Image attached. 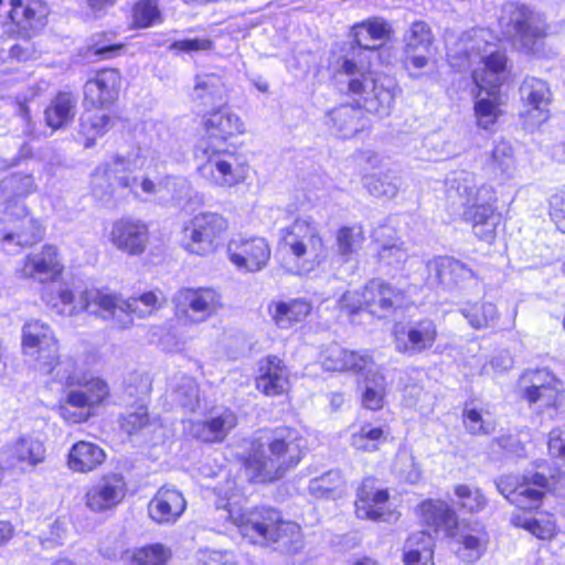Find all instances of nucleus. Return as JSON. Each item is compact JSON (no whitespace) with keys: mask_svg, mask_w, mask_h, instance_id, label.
Segmentation results:
<instances>
[{"mask_svg":"<svg viewBox=\"0 0 565 565\" xmlns=\"http://www.w3.org/2000/svg\"><path fill=\"white\" fill-rule=\"evenodd\" d=\"M391 32L390 25L382 19H371L352 29L354 42L360 53L342 56L335 62L338 76L347 77L348 92L361 95L364 107L376 115L387 116L394 104V82L392 78L371 71V57Z\"/></svg>","mask_w":565,"mask_h":565,"instance_id":"obj_1","label":"nucleus"},{"mask_svg":"<svg viewBox=\"0 0 565 565\" xmlns=\"http://www.w3.org/2000/svg\"><path fill=\"white\" fill-rule=\"evenodd\" d=\"M263 439L247 459L248 468L255 470L260 481L280 479L300 462L307 450L306 439L291 427H278Z\"/></svg>","mask_w":565,"mask_h":565,"instance_id":"obj_2","label":"nucleus"},{"mask_svg":"<svg viewBox=\"0 0 565 565\" xmlns=\"http://www.w3.org/2000/svg\"><path fill=\"white\" fill-rule=\"evenodd\" d=\"M22 353L40 374L50 381L74 383V356L60 354V341L50 324L28 320L21 330Z\"/></svg>","mask_w":565,"mask_h":565,"instance_id":"obj_3","label":"nucleus"},{"mask_svg":"<svg viewBox=\"0 0 565 565\" xmlns=\"http://www.w3.org/2000/svg\"><path fill=\"white\" fill-rule=\"evenodd\" d=\"M450 183L451 189H456L458 195L465 200V221L471 224L480 241L491 244L499 223V216L494 213V189L488 184L478 186L475 175L468 172H461Z\"/></svg>","mask_w":565,"mask_h":565,"instance_id":"obj_4","label":"nucleus"},{"mask_svg":"<svg viewBox=\"0 0 565 565\" xmlns=\"http://www.w3.org/2000/svg\"><path fill=\"white\" fill-rule=\"evenodd\" d=\"M200 163L198 173L209 184L230 189L243 183L248 175V166L235 151L216 145H200L195 151Z\"/></svg>","mask_w":565,"mask_h":565,"instance_id":"obj_5","label":"nucleus"},{"mask_svg":"<svg viewBox=\"0 0 565 565\" xmlns=\"http://www.w3.org/2000/svg\"><path fill=\"white\" fill-rule=\"evenodd\" d=\"M499 23L513 44L527 52L547 36L550 29L543 13L514 1L502 6Z\"/></svg>","mask_w":565,"mask_h":565,"instance_id":"obj_6","label":"nucleus"},{"mask_svg":"<svg viewBox=\"0 0 565 565\" xmlns=\"http://www.w3.org/2000/svg\"><path fill=\"white\" fill-rule=\"evenodd\" d=\"M280 243L296 257L302 260L296 274L312 270L326 256L324 242L318 225L311 217H297L290 225L280 230Z\"/></svg>","mask_w":565,"mask_h":565,"instance_id":"obj_7","label":"nucleus"},{"mask_svg":"<svg viewBox=\"0 0 565 565\" xmlns=\"http://www.w3.org/2000/svg\"><path fill=\"white\" fill-rule=\"evenodd\" d=\"M146 158L140 148L132 149L127 154H116L105 166L97 168L93 177V192L95 196L104 199L111 194L110 188L113 179L118 186L129 189L131 193L138 195L136 191L137 178L132 175L135 171L145 168Z\"/></svg>","mask_w":565,"mask_h":565,"instance_id":"obj_8","label":"nucleus"},{"mask_svg":"<svg viewBox=\"0 0 565 565\" xmlns=\"http://www.w3.org/2000/svg\"><path fill=\"white\" fill-rule=\"evenodd\" d=\"M228 228V221L216 212L195 214L183 228V248L194 255L209 256L216 252Z\"/></svg>","mask_w":565,"mask_h":565,"instance_id":"obj_9","label":"nucleus"},{"mask_svg":"<svg viewBox=\"0 0 565 565\" xmlns=\"http://www.w3.org/2000/svg\"><path fill=\"white\" fill-rule=\"evenodd\" d=\"M495 487L510 503L526 510L537 509L554 483L540 472H527L523 476H501L495 480Z\"/></svg>","mask_w":565,"mask_h":565,"instance_id":"obj_10","label":"nucleus"},{"mask_svg":"<svg viewBox=\"0 0 565 565\" xmlns=\"http://www.w3.org/2000/svg\"><path fill=\"white\" fill-rule=\"evenodd\" d=\"M217 510H223L224 518L232 521L241 535L254 544H267L271 526L279 521V511L259 507L243 509L235 503L217 504Z\"/></svg>","mask_w":565,"mask_h":565,"instance_id":"obj_11","label":"nucleus"},{"mask_svg":"<svg viewBox=\"0 0 565 565\" xmlns=\"http://www.w3.org/2000/svg\"><path fill=\"white\" fill-rule=\"evenodd\" d=\"M175 317L185 323L200 324L217 315L223 307L221 295L213 288H181L172 299Z\"/></svg>","mask_w":565,"mask_h":565,"instance_id":"obj_12","label":"nucleus"},{"mask_svg":"<svg viewBox=\"0 0 565 565\" xmlns=\"http://www.w3.org/2000/svg\"><path fill=\"white\" fill-rule=\"evenodd\" d=\"M81 309L99 316L119 329H127L132 326L128 299L109 288H89L82 291Z\"/></svg>","mask_w":565,"mask_h":565,"instance_id":"obj_13","label":"nucleus"},{"mask_svg":"<svg viewBox=\"0 0 565 565\" xmlns=\"http://www.w3.org/2000/svg\"><path fill=\"white\" fill-rule=\"evenodd\" d=\"M3 223L1 241L4 248L31 246L43 236L42 225L31 217L25 205L18 201L6 206Z\"/></svg>","mask_w":565,"mask_h":565,"instance_id":"obj_14","label":"nucleus"},{"mask_svg":"<svg viewBox=\"0 0 565 565\" xmlns=\"http://www.w3.org/2000/svg\"><path fill=\"white\" fill-rule=\"evenodd\" d=\"M495 36L487 29L465 32L448 50L449 63L458 71L472 66L484 55L495 51Z\"/></svg>","mask_w":565,"mask_h":565,"instance_id":"obj_15","label":"nucleus"},{"mask_svg":"<svg viewBox=\"0 0 565 565\" xmlns=\"http://www.w3.org/2000/svg\"><path fill=\"white\" fill-rule=\"evenodd\" d=\"M227 254L237 269L256 273L266 267L271 250L268 242L263 237L237 234L230 239Z\"/></svg>","mask_w":565,"mask_h":565,"instance_id":"obj_16","label":"nucleus"},{"mask_svg":"<svg viewBox=\"0 0 565 565\" xmlns=\"http://www.w3.org/2000/svg\"><path fill=\"white\" fill-rule=\"evenodd\" d=\"M438 335L431 319H422L408 324H397L393 331L394 348L398 353L414 356L430 350Z\"/></svg>","mask_w":565,"mask_h":565,"instance_id":"obj_17","label":"nucleus"},{"mask_svg":"<svg viewBox=\"0 0 565 565\" xmlns=\"http://www.w3.org/2000/svg\"><path fill=\"white\" fill-rule=\"evenodd\" d=\"M108 239L118 250L130 256H139L147 249L149 228L140 220L121 217L111 224Z\"/></svg>","mask_w":565,"mask_h":565,"instance_id":"obj_18","label":"nucleus"},{"mask_svg":"<svg viewBox=\"0 0 565 565\" xmlns=\"http://www.w3.org/2000/svg\"><path fill=\"white\" fill-rule=\"evenodd\" d=\"M205 140L201 145L222 147L232 138L244 134L242 118L228 107H220L207 113L202 121Z\"/></svg>","mask_w":565,"mask_h":565,"instance_id":"obj_19","label":"nucleus"},{"mask_svg":"<svg viewBox=\"0 0 565 565\" xmlns=\"http://www.w3.org/2000/svg\"><path fill=\"white\" fill-rule=\"evenodd\" d=\"M62 271L63 265L57 248L53 245H44L40 250L26 255L19 269L22 278L40 284L55 281Z\"/></svg>","mask_w":565,"mask_h":565,"instance_id":"obj_20","label":"nucleus"},{"mask_svg":"<svg viewBox=\"0 0 565 565\" xmlns=\"http://www.w3.org/2000/svg\"><path fill=\"white\" fill-rule=\"evenodd\" d=\"M127 483L119 473L100 477L86 492V505L93 512H105L116 508L126 497Z\"/></svg>","mask_w":565,"mask_h":565,"instance_id":"obj_21","label":"nucleus"},{"mask_svg":"<svg viewBox=\"0 0 565 565\" xmlns=\"http://www.w3.org/2000/svg\"><path fill=\"white\" fill-rule=\"evenodd\" d=\"M433 32L424 21H415L406 30L404 41L405 65L408 70L428 66L431 56Z\"/></svg>","mask_w":565,"mask_h":565,"instance_id":"obj_22","label":"nucleus"},{"mask_svg":"<svg viewBox=\"0 0 565 565\" xmlns=\"http://www.w3.org/2000/svg\"><path fill=\"white\" fill-rule=\"evenodd\" d=\"M322 366L324 370L332 372L365 373L370 375L375 369V363L367 350L353 351L339 345H331L323 353Z\"/></svg>","mask_w":565,"mask_h":565,"instance_id":"obj_23","label":"nucleus"},{"mask_svg":"<svg viewBox=\"0 0 565 565\" xmlns=\"http://www.w3.org/2000/svg\"><path fill=\"white\" fill-rule=\"evenodd\" d=\"M364 308L380 318L386 317L404 300V294L392 284L375 278L370 280L362 290Z\"/></svg>","mask_w":565,"mask_h":565,"instance_id":"obj_24","label":"nucleus"},{"mask_svg":"<svg viewBox=\"0 0 565 565\" xmlns=\"http://www.w3.org/2000/svg\"><path fill=\"white\" fill-rule=\"evenodd\" d=\"M186 509V501L174 487L163 486L148 503L150 519L160 525L174 524Z\"/></svg>","mask_w":565,"mask_h":565,"instance_id":"obj_25","label":"nucleus"},{"mask_svg":"<svg viewBox=\"0 0 565 565\" xmlns=\"http://www.w3.org/2000/svg\"><path fill=\"white\" fill-rule=\"evenodd\" d=\"M334 76L338 85L340 86V89L352 96V94L348 92V86L345 83L347 77L338 76L337 70L334 71ZM353 97L358 98V103L360 104L359 107H354L353 105H341L329 114L334 127L342 134L343 137H351L369 126V119L365 117L364 111H370L364 107L362 96L353 95ZM371 113L374 114L373 111Z\"/></svg>","mask_w":565,"mask_h":565,"instance_id":"obj_26","label":"nucleus"},{"mask_svg":"<svg viewBox=\"0 0 565 565\" xmlns=\"http://www.w3.org/2000/svg\"><path fill=\"white\" fill-rule=\"evenodd\" d=\"M390 494L385 489H377L373 479L363 480L355 500V512L359 519L387 521L392 515L386 508Z\"/></svg>","mask_w":565,"mask_h":565,"instance_id":"obj_27","label":"nucleus"},{"mask_svg":"<svg viewBox=\"0 0 565 565\" xmlns=\"http://www.w3.org/2000/svg\"><path fill=\"white\" fill-rule=\"evenodd\" d=\"M520 95L524 107L523 116L532 119L534 124L547 120L552 94L544 81L536 77L524 78Z\"/></svg>","mask_w":565,"mask_h":565,"instance_id":"obj_28","label":"nucleus"},{"mask_svg":"<svg viewBox=\"0 0 565 565\" xmlns=\"http://www.w3.org/2000/svg\"><path fill=\"white\" fill-rule=\"evenodd\" d=\"M237 424L236 415L230 409L214 412L207 419L190 422L189 434L204 443H220Z\"/></svg>","mask_w":565,"mask_h":565,"instance_id":"obj_29","label":"nucleus"},{"mask_svg":"<svg viewBox=\"0 0 565 565\" xmlns=\"http://www.w3.org/2000/svg\"><path fill=\"white\" fill-rule=\"evenodd\" d=\"M120 74L115 68L98 71L84 85L85 102L93 106H104L114 103L120 88Z\"/></svg>","mask_w":565,"mask_h":565,"instance_id":"obj_30","label":"nucleus"},{"mask_svg":"<svg viewBox=\"0 0 565 565\" xmlns=\"http://www.w3.org/2000/svg\"><path fill=\"white\" fill-rule=\"evenodd\" d=\"M472 70V79L481 90L499 89L507 76L508 58L504 52L495 50L478 61Z\"/></svg>","mask_w":565,"mask_h":565,"instance_id":"obj_31","label":"nucleus"},{"mask_svg":"<svg viewBox=\"0 0 565 565\" xmlns=\"http://www.w3.org/2000/svg\"><path fill=\"white\" fill-rule=\"evenodd\" d=\"M289 385L288 371L282 361L276 355H268L260 362L259 375L256 377V388L266 396L282 395Z\"/></svg>","mask_w":565,"mask_h":565,"instance_id":"obj_32","label":"nucleus"},{"mask_svg":"<svg viewBox=\"0 0 565 565\" xmlns=\"http://www.w3.org/2000/svg\"><path fill=\"white\" fill-rule=\"evenodd\" d=\"M451 536L456 537L459 544L456 552L458 557L466 563H475L480 559L489 542L486 527L480 523L456 527L455 535Z\"/></svg>","mask_w":565,"mask_h":565,"instance_id":"obj_33","label":"nucleus"},{"mask_svg":"<svg viewBox=\"0 0 565 565\" xmlns=\"http://www.w3.org/2000/svg\"><path fill=\"white\" fill-rule=\"evenodd\" d=\"M8 14L11 21L30 36L45 25L47 8L39 1L10 0Z\"/></svg>","mask_w":565,"mask_h":565,"instance_id":"obj_34","label":"nucleus"},{"mask_svg":"<svg viewBox=\"0 0 565 565\" xmlns=\"http://www.w3.org/2000/svg\"><path fill=\"white\" fill-rule=\"evenodd\" d=\"M226 92L225 72L217 70L196 74L191 96L194 102L209 106L223 99Z\"/></svg>","mask_w":565,"mask_h":565,"instance_id":"obj_35","label":"nucleus"},{"mask_svg":"<svg viewBox=\"0 0 565 565\" xmlns=\"http://www.w3.org/2000/svg\"><path fill=\"white\" fill-rule=\"evenodd\" d=\"M106 459L104 449L97 444L81 440L75 443L67 455V467L78 473H88Z\"/></svg>","mask_w":565,"mask_h":565,"instance_id":"obj_36","label":"nucleus"},{"mask_svg":"<svg viewBox=\"0 0 565 565\" xmlns=\"http://www.w3.org/2000/svg\"><path fill=\"white\" fill-rule=\"evenodd\" d=\"M501 94L499 89L488 88L481 90L478 88L476 102L473 105L477 126L483 130H491L502 115Z\"/></svg>","mask_w":565,"mask_h":565,"instance_id":"obj_37","label":"nucleus"},{"mask_svg":"<svg viewBox=\"0 0 565 565\" xmlns=\"http://www.w3.org/2000/svg\"><path fill=\"white\" fill-rule=\"evenodd\" d=\"M422 521L437 530H443L447 535H455L457 514L455 510L444 501L428 500L420 504Z\"/></svg>","mask_w":565,"mask_h":565,"instance_id":"obj_38","label":"nucleus"},{"mask_svg":"<svg viewBox=\"0 0 565 565\" xmlns=\"http://www.w3.org/2000/svg\"><path fill=\"white\" fill-rule=\"evenodd\" d=\"M374 239L380 244L377 257L388 266H398L408 258V250L405 244L394 236V230L383 225L373 233Z\"/></svg>","mask_w":565,"mask_h":565,"instance_id":"obj_39","label":"nucleus"},{"mask_svg":"<svg viewBox=\"0 0 565 565\" xmlns=\"http://www.w3.org/2000/svg\"><path fill=\"white\" fill-rule=\"evenodd\" d=\"M77 97L71 92H60L44 111L45 122L56 130L73 121L76 115Z\"/></svg>","mask_w":565,"mask_h":565,"instance_id":"obj_40","label":"nucleus"},{"mask_svg":"<svg viewBox=\"0 0 565 565\" xmlns=\"http://www.w3.org/2000/svg\"><path fill=\"white\" fill-rule=\"evenodd\" d=\"M515 157L512 145L507 140L494 143L484 169L495 179H510L515 172Z\"/></svg>","mask_w":565,"mask_h":565,"instance_id":"obj_41","label":"nucleus"},{"mask_svg":"<svg viewBox=\"0 0 565 565\" xmlns=\"http://www.w3.org/2000/svg\"><path fill=\"white\" fill-rule=\"evenodd\" d=\"M270 317L280 329H289L303 320L311 311V305L302 299L273 302L268 307Z\"/></svg>","mask_w":565,"mask_h":565,"instance_id":"obj_42","label":"nucleus"},{"mask_svg":"<svg viewBox=\"0 0 565 565\" xmlns=\"http://www.w3.org/2000/svg\"><path fill=\"white\" fill-rule=\"evenodd\" d=\"M75 382L55 381L66 387L82 386L93 406L100 405L109 395L108 384L100 377L90 376L84 369L83 363L74 358Z\"/></svg>","mask_w":565,"mask_h":565,"instance_id":"obj_43","label":"nucleus"},{"mask_svg":"<svg viewBox=\"0 0 565 565\" xmlns=\"http://www.w3.org/2000/svg\"><path fill=\"white\" fill-rule=\"evenodd\" d=\"M267 544H277L286 553L295 554L302 548V533L300 526L285 521L279 513V521L271 526Z\"/></svg>","mask_w":565,"mask_h":565,"instance_id":"obj_44","label":"nucleus"},{"mask_svg":"<svg viewBox=\"0 0 565 565\" xmlns=\"http://www.w3.org/2000/svg\"><path fill=\"white\" fill-rule=\"evenodd\" d=\"M12 458L19 462L34 467L45 458V447L43 443L32 436H22L9 447Z\"/></svg>","mask_w":565,"mask_h":565,"instance_id":"obj_45","label":"nucleus"},{"mask_svg":"<svg viewBox=\"0 0 565 565\" xmlns=\"http://www.w3.org/2000/svg\"><path fill=\"white\" fill-rule=\"evenodd\" d=\"M471 328L480 330L493 328L499 320V312L492 302L467 303L460 309Z\"/></svg>","mask_w":565,"mask_h":565,"instance_id":"obj_46","label":"nucleus"},{"mask_svg":"<svg viewBox=\"0 0 565 565\" xmlns=\"http://www.w3.org/2000/svg\"><path fill=\"white\" fill-rule=\"evenodd\" d=\"M426 268L428 270L427 282L430 285L447 284V277L451 275L466 276V274H470L465 264L447 257L429 260Z\"/></svg>","mask_w":565,"mask_h":565,"instance_id":"obj_47","label":"nucleus"},{"mask_svg":"<svg viewBox=\"0 0 565 565\" xmlns=\"http://www.w3.org/2000/svg\"><path fill=\"white\" fill-rule=\"evenodd\" d=\"M171 398L177 406L185 412H195L200 404V390L196 381L191 376H180L172 391Z\"/></svg>","mask_w":565,"mask_h":565,"instance_id":"obj_48","label":"nucleus"},{"mask_svg":"<svg viewBox=\"0 0 565 565\" xmlns=\"http://www.w3.org/2000/svg\"><path fill=\"white\" fill-rule=\"evenodd\" d=\"M364 233L360 225L342 226L335 233V250L343 262H349L364 242Z\"/></svg>","mask_w":565,"mask_h":565,"instance_id":"obj_49","label":"nucleus"},{"mask_svg":"<svg viewBox=\"0 0 565 565\" xmlns=\"http://www.w3.org/2000/svg\"><path fill=\"white\" fill-rule=\"evenodd\" d=\"M147 394L148 387L145 385V392L142 396H139L135 404L128 406L119 419L121 429H124L129 435L142 429L150 422L148 408L146 405Z\"/></svg>","mask_w":565,"mask_h":565,"instance_id":"obj_50","label":"nucleus"},{"mask_svg":"<svg viewBox=\"0 0 565 565\" xmlns=\"http://www.w3.org/2000/svg\"><path fill=\"white\" fill-rule=\"evenodd\" d=\"M462 423L470 435H489L495 429V422L488 411L468 405L462 411Z\"/></svg>","mask_w":565,"mask_h":565,"instance_id":"obj_51","label":"nucleus"},{"mask_svg":"<svg viewBox=\"0 0 565 565\" xmlns=\"http://www.w3.org/2000/svg\"><path fill=\"white\" fill-rule=\"evenodd\" d=\"M111 118L103 111H85L81 117V134L86 137L85 147H92L97 137L111 127Z\"/></svg>","mask_w":565,"mask_h":565,"instance_id":"obj_52","label":"nucleus"},{"mask_svg":"<svg viewBox=\"0 0 565 565\" xmlns=\"http://www.w3.org/2000/svg\"><path fill=\"white\" fill-rule=\"evenodd\" d=\"M34 180L30 174H11L0 182V202H11L12 198H22L34 190Z\"/></svg>","mask_w":565,"mask_h":565,"instance_id":"obj_53","label":"nucleus"},{"mask_svg":"<svg viewBox=\"0 0 565 565\" xmlns=\"http://www.w3.org/2000/svg\"><path fill=\"white\" fill-rule=\"evenodd\" d=\"M512 522L515 526L522 527L540 540H551L556 534L555 520L550 515L539 518H526L524 515H513Z\"/></svg>","mask_w":565,"mask_h":565,"instance_id":"obj_54","label":"nucleus"},{"mask_svg":"<svg viewBox=\"0 0 565 565\" xmlns=\"http://www.w3.org/2000/svg\"><path fill=\"white\" fill-rule=\"evenodd\" d=\"M386 394V381L382 373L373 372L365 375V390L362 395V404L365 408L377 411L383 407Z\"/></svg>","mask_w":565,"mask_h":565,"instance_id":"obj_55","label":"nucleus"},{"mask_svg":"<svg viewBox=\"0 0 565 565\" xmlns=\"http://www.w3.org/2000/svg\"><path fill=\"white\" fill-rule=\"evenodd\" d=\"M162 15L157 0H140L132 9V23L137 29H146L161 23Z\"/></svg>","mask_w":565,"mask_h":565,"instance_id":"obj_56","label":"nucleus"},{"mask_svg":"<svg viewBox=\"0 0 565 565\" xmlns=\"http://www.w3.org/2000/svg\"><path fill=\"white\" fill-rule=\"evenodd\" d=\"M455 494L459 508L466 512H480L487 505V499L478 488H471L467 484H458L455 487Z\"/></svg>","mask_w":565,"mask_h":565,"instance_id":"obj_57","label":"nucleus"},{"mask_svg":"<svg viewBox=\"0 0 565 565\" xmlns=\"http://www.w3.org/2000/svg\"><path fill=\"white\" fill-rule=\"evenodd\" d=\"M385 439L382 428L363 425L359 433L352 435L351 445L358 450L371 452L377 450L380 443Z\"/></svg>","mask_w":565,"mask_h":565,"instance_id":"obj_58","label":"nucleus"},{"mask_svg":"<svg viewBox=\"0 0 565 565\" xmlns=\"http://www.w3.org/2000/svg\"><path fill=\"white\" fill-rule=\"evenodd\" d=\"M555 377L556 376L546 369L525 371L519 381L523 398L532 394V392L544 388L545 385L548 386L550 383H555Z\"/></svg>","mask_w":565,"mask_h":565,"instance_id":"obj_59","label":"nucleus"},{"mask_svg":"<svg viewBox=\"0 0 565 565\" xmlns=\"http://www.w3.org/2000/svg\"><path fill=\"white\" fill-rule=\"evenodd\" d=\"M129 315L132 317L145 319L152 316L161 307L159 296L154 291L143 292L139 297L128 298Z\"/></svg>","mask_w":565,"mask_h":565,"instance_id":"obj_60","label":"nucleus"},{"mask_svg":"<svg viewBox=\"0 0 565 565\" xmlns=\"http://www.w3.org/2000/svg\"><path fill=\"white\" fill-rule=\"evenodd\" d=\"M530 404H539L541 407H557L563 402V384L555 377V383L545 385L544 388L524 397Z\"/></svg>","mask_w":565,"mask_h":565,"instance_id":"obj_61","label":"nucleus"},{"mask_svg":"<svg viewBox=\"0 0 565 565\" xmlns=\"http://www.w3.org/2000/svg\"><path fill=\"white\" fill-rule=\"evenodd\" d=\"M364 185L374 196L394 198L398 191L396 178L388 174H374L364 179Z\"/></svg>","mask_w":565,"mask_h":565,"instance_id":"obj_62","label":"nucleus"},{"mask_svg":"<svg viewBox=\"0 0 565 565\" xmlns=\"http://www.w3.org/2000/svg\"><path fill=\"white\" fill-rule=\"evenodd\" d=\"M341 484L340 473L338 471H329L310 481L309 492L316 498H330L339 490Z\"/></svg>","mask_w":565,"mask_h":565,"instance_id":"obj_63","label":"nucleus"},{"mask_svg":"<svg viewBox=\"0 0 565 565\" xmlns=\"http://www.w3.org/2000/svg\"><path fill=\"white\" fill-rule=\"evenodd\" d=\"M170 555V551L162 544H152L136 551L132 563L134 565H164Z\"/></svg>","mask_w":565,"mask_h":565,"instance_id":"obj_64","label":"nucleus"}]
</instances>
